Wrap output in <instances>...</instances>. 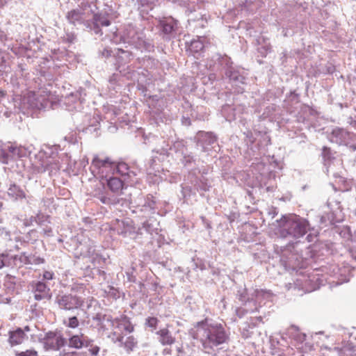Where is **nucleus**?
Instances as JSON below:
<instances>
[{
  "label": "nucleus",
  "instance_id": "f257e3e1",
  "mask_svg": "<svg viewBox=\"0 0 356 356\" xmlns=\"http://www.w3.org/2000/svg\"><path fill=\"white\" fill-rule=\"evenodd\" d=\"M309 225L307 220L297 216H282L273 223L275 234L281 238L291 237L296 240L281 249L280 262L286 270H296L304 267V261L299 248L300 243L298 240L307 233Z\"/></svg>",
  "mask_w": 356,
  "mask_h": 356
},
{
  "label": "nucleus",
  "instance_id": "f03ea898",
  "mask_svg": "<svg viewBox=\"0 0 356 356\" xmlns=\"http://www.w3.org/2000/svg\"><path fill=\"white\" fill-rule=\"evenodd\" d=\"M193 337L200 342L202 350L207 353H211L215 348L225 343L228 339L220 323H209L207 321L197 323Z\"/></svg>",
  "mask_w": 356,
  "mask_h": 356
},
{
  "label": "nucleus",
  "instance_id": "7ed1b4c3",
  "mask_svg": "<svg viewBox=\"0 0 356 356\" xmlns=\"http://www.w3.org/2000/svg\"><path fill=\"white\" fill-rule=\"evenodd\" d=\"M132 213H136L139 217L148 218L142 225L141 229L151 236L157 235L159 229V222L152 216L156 213L155 201L152 196H138L134 202H131Z\"/></svg>",
  "mask_w": 356,
  "mask_h": 356
},
{
  "label": "nucleus",
  "instance_id": "20e7f679",
  "mask_svg": "<svg viewBox=\"0 0 356 356\" xmlns=\"http://www.w3.org/2000/svg\"><path fill=\"white\" fill-rule=\"evenodd\" d=\"M124 170H127L125 163L116 165L108 157H100L97 155L94 156L90 165L92 174L101 181L113 174L115 170L122 175H126L127 172H123Z\"/></svg>",
  "mask_w": 356,
  "mask_h": 356
},
{
  "label": "nucleus",
  "instance_id": "39448f33",
  "mask_svg": "<svg viewBox=\"0 0 356 356\" xmlns=\"http://www.w3.org/2000/svg\"><path fill=\"white\" fill-rule=\"evenodd\" d=\"M35 165L39 172H49V175H55L60 168L57 153L48 148L41 150L35 155Z\"/></svg>",
  "mask_w": 356,
  "mask_h": 356
},
{
  "label": "nucleus",
  "instance_id": "423d86ee",
  "mask_svg": "<svg viewBox=\"0 0 356 356\" xmlns=\"http://www.w3.org/2000/svg\"><path fill=\"white\" fill-rule=\"evenodd\" d=\"M26 100L31 108L40 110L51 107L58 99L47 88H42L37 92H29Z\"/></svg>",
  "mask_w": 356,
  "mask_h": 356
},
{
  "label": "nucleus",
  "instance_id": "0eeeda50",
  "mask_svg": "<svg viewBox=\"0 0 356 356\" xmlns=\"http://www.w3.org/2000/svg\"><path fill=\"white\" fill-rule=\"evenodd\" d=\"M121 39L124 43H128L141 51H151L154 47L153 45L146 40L143 32H138L131 25H129L123 31Z\"/></svg>",
  "mask_w": 356,
  "mask_h": 356
},
{
  "label": "nucleus",
  "instance_id": "6e6552de",
  "mask_svg": "<svg viewBox=\"0 0 356 356\" xmlns=\"http://www.w3.org/2000/svg\"><path fill=\"white\" fill-rule=\"evenodd\" d=\"M31 152V147H16L11 143H0V162L3 164H8L19 158L28 156Z\"/></svg>",
  "mask_w": 356,
  "mask_h": 356
},
{
  "label": "nucleus",
  "instance_id": "1a4fd4ad",
  "mask_svg": "<svg viewBox=\"0 0 356 356\" xmlns=\"http://www.w3.org/2000/svg\"><path fill=\"white\" fill-rule=\"evenodd\" d=\"M102 327L108 330L111 328L118 333L123 332L131 333L134 331V326L131 323L128 317L121 315L120 317L113 318L110 316L104 315L102 318Z\"/></svg>",
  "mask_w": 356,
  "mask_h": 356
},
{
  "label": "nucleus",
  "instance_id": "9d476101",
  "mask_svg": "<svg viewBox=\"0 0 356 356\" xmlns=\"http://www.w3.org/2000/svg\"><path fill=\"white\" fill-rule=\"evenodd\" d=\"M113 228L117 233L123 237H129L131 239H137L141 236L143 232L140 228L136 229L134 222L129 218L115 219L113 222Z\"/></svg>",
  "mask_w": 356,
  "mask_h": 356
},
{
  "label": "nucleus",
  "instance_id": "9b49d317",
  "mask_svg": "<svg viewBox=\"0 0 356 356\" xmlns=\"http://www.w3.org/2000/svg\"><path fill=\"white\" fill-rule=\"evenodd\" d=\"M238 297L239 300L245 305L252 303V306L258 309L262 304H265L266 301L271 300L272 293L270 291L256 289L251 293V298H250L246 297V290L243 289L238 291Z\"/></svg>",
  "mask_w": 356,
  "mask_h": 356
},
{
  "label": "nucleus",
  "instance_id": "f8f14e48",
  "mask_svg": "<svg viewBox=\"0 0 356 356\" xmlns=\"http://www.w3.org/2000/svg\"><path fill=\"white\" fill-rule=\"evenodd\" d=\"M56 302L60 309L70 311L81 308L83 305L84 299L76 294H63L56 298Z\"/></svg>",
  "mask_w": 356,
  "mask_h": 356
},
{
  "label": "nucleus",
  "instance_id": "ddd939ff",
  "mask_svg": "<svg viewBox=\"0 0 356 356\" xmlns=\"http://www.w3.org/2000/svg\"><path fill=\"white\" fill-rule=\"evenodd\" d=\"M66 19L70 24L74 26L83 24L87 28L90 27V14L86 8L79 7L70 10L66 14Z\"/></svg>",
  "mask_w": 356,
  "mask_h": 356
},
{
  "label": "nucleus",
  "instance_id": "4468645a",
  "mask_svg": "<svg viewBox=\"0 0 356 356\" xmlns=\"http://www.w3.org/2000/svg\"><path fill=\"white\" fill-rule=\"evenodd\" d=\"M288 335L295 341V346L302 352L310 351L313 345L305 342L306 334L299 331L296 326L292 325L288 329Z\"/></svg>",
  "mask_w": 356,
  "mask_h": 356
},
{
  "label": "nucleus",
  "instance_id": "2eb2a0df",
  "mask_svg": "<svg viewBox=\"0 0 356 356\" xmlns=\"http://www.w3.org/2000/svg\"><path fill=\"white\" fill-rule=\"evenodd\" d=\"M120 54H118V62L119 63L118 69L120 74L126 76L128 79L136 80V72L132 69L130 65L125 66L122 63V60L129 59L131 54L127 51L119 49Z\"/></svg>",
  "mask_w": 356,
  "mask_h": 356
},
{
  "label": "nucleus",
  "instance_id": "dca6fc26",
  "mask_svg": "<svg viewBox=\"0 0 356 356\" xmlns=\"http://www.w3.org/2000/svg\"><path fill=\"white\" fill-rule=\"evenodd\" d=\"M44 343L48 349L60 350V348H63V350L64 349L66 350L65 345L67 344V341L60 335L49 332L47 334Z\"/></svg>",
  "mask_w": 356,
  "mask_h": 356
},
{
  "label": "nucleus",
  "instance_id": "f3484780",
  "mask_svg": "<svg viewBox=\"0 0 356 356\" xmlns=\"http://www.w3.org/2000/svg\"><path fill=\"white\" fill-rule=\"evenodd\" d=\"M350 134L343 129L336 127L328 136L330 142L339 145L347 144L351 138Z\"/></svg>",
  "mask_w": 356,
  "mask_h": 356
},
{
  "label": "nucleus",
  "instance_id": "a211bd4d",
  "mask_svg": "<svg viewBox=\"0 0 356 356\" xmlns=\"http://www.w3.org/2000/svg\"><path fill=\"white\" fill-rule=\"evenodd\" d=\"M114 343L118 342L120 346H123L127 351H131L136 345V341L132 336L126 337L118 333V331L113 332L111 335Z\"/></svg>",
  "mask_w": 356,
  "mask_h": 356
},
{
  "label": "nucleus",
  "instance_id": "6ab92c4d",
  "mask_svg": "<svg viewBox=\"0 0 356 356\" xmlns=\"http://www.w3.org/2000/svg\"><path fill=\"white\" fill-rule=\"evenodd\" d=\"M92 340L83 333L72 335L67 341L68 348L81 349L91 346Z\"/></svg>",
  "mask_w": 356,
  "mask_h": 356
},
{
  "label": "nucleus",
  "instance_id": "aec40b11",
  "mask_svg": "<svg viewBox=\"0 0 356 356\" xmlns=\"http://www.w3.org/2000/svg\"><path fill=\"white\" fill-rule=\"evenodd\" d=\"M34 298L36 300L49 299L51 298L50 289L42 282H36L33 286Z\"/></svg>",
  "mask_w": 356,
  "mask_h": 356
},
{
  "label": "nucleus",
  "instance_id": "412c9836",
  "mask_svg": "<svg viewBox=\"0 0 356 356\" xmlns=\"http://www.w3.org/2000/svg\"><path fill=\"white\" fill-rule=\"evenodd\" d=\"M92 27L90 25V29H92L95 34L102 35V31L99 26H108L111 24L110 21L104 16L99 14L92 15Z\"/></svg>",
  "mask_w": 356,
  "mask_h": 356
},
{
  "label": "nucleus",
  "instance_id": "4be33fe9",
  "mask_svg": "<svg viewBox=\"0 0 356 356\" xmlns=\"http://www.w3.org/2000/svg\"><path fill=\"white\" fill-rule=\"evenodd\" d=\"M87 123L83 124L80 130L86 133H94L99 129V118L98 115L96 116H86Z\"/></svg>",
  "mask_w": 356,
  "mask_h": 356
},
{
  "label": "nucleus",
  "instance_id": "5701e85b",
  "mask_svg": "<svg viewBox=\"0 0 356 356\" xmlns=\"http://www.w3.org/2000/svg\"><path fill=\"white\" fill-rule=\"evenodd\" d=\"M216 143V138L211 133H206L203 136V139L198 143L201 145L203 152H210L212 149H215L214 145Z\"/></svg>",
  "mask_w": 356,
  "mask_h": 356
},
{
  "label": "nucleus",
  "instance_id": "b1692460",
  "mask_svg": "<svg viewBox=\"0 0 356 356\" xmlns=\"http://www.w3.org/2000/svg\"><path fill=\"white\" fill-rule=\"evenodd\" d=\"M25 337L24 332L21 328H17L16 330L9 332L8 341L12 346H17L21 344L25 339Z\"/></svg>",
  "mask_w": 356,
  "mask_h": 356
},
{
  "label": "nucleus",
  "instance_id": "393cba45",
  "mask_svg": "<svg viewBox=\"0 0 356 356\" xmlns=\"http://www.w3.org/2000/svg\"><path fill=\"white\" fill-rule=\"evenodd\" d=\"M160 24L164 34L170 35L175 31L177 22L173 18H168L161 21Z\"/></svg>",
  "mask_w": 356,
  "mask_h": 356
},
{
  "label": "nucleus",
  "instance_id": "a878e982",
  "mask_svg": "<svg viewBox=\"0 0 356 356\" xmlns=\"http://www.w3.org/2000/svg\"><path fill=\"white\" fill-rule=\"evenodd\" d=\"M8 195L14 200H19L26 197L24 191L16 184L10 186L8 189Z\"/></svg>",
  "mask_w": 356,
  "mask_h": 356
},
{
  "label": "nucleus",
  "instance_id": "bb28decb",
  "mask_svg": "<svg viewBox=\"0 0 356 356\" xmlns=\"http://www.w3.org/2000/svg\"><path fill=\"white\" fill-rule=\"evenodd\" d=\"M157 334L159 336V341L163 345H171L175 343V339L171 334L168 329H161Z\"/></svg>",
  "mask_w": 356,
  "mask_h": 356
},
{
  "label": "nucleus",
  "instance_id": "cd10ccee",
  "mask_svg": "<svg viewBox=\"0 0 356 356\" xmlns=\"http://www.w3.org/2000/svg\"><path fill=\"white\" fill-rule=\"evenodd\" d=\"M104 179L107 183L108 187L114 193H118L123 188L122 181L117 177H112L109 176Z\"/></svg>",
  "mask_w": 356,
  "mask_h": 356
},
{
  "label": "nucleus",
  "instance_id": "c85d7f7f",
  "mask_svg": "<svg viewBox=\"0 0 356 356\" xmlns=\"http://www.w3.org/2000/svg\"><path fill=\"white\" fill-rule=\"evenodd\" d=\"M204 38L198 37L196 40H193L189 46V50L195 54H200L204 48Z\"/></svg>",
  "mask_w": 356,
  "mask_h": 356
},
{
  "label": "nucleus",
  "instance_id": "c756f323",
  "mask_svg": "<svg viewBox=\"0 0 356 356\" xmlns=\"http://www.w3.org/2000/svg\"><path fill=\"white\" fill-rule=\"evenodd\" d=\"M226 75L229 77V80L233 82L244 83V76L239 74L238 72L233 70L231 66L228 67L226 71Z\"/></svg>",
  "mask_w": 356,
  "mask_h": 356
},
{
  "label": "nucleus",
  "instance_id": "7c9ffc66",
  "mask_svg": "<svg viewBox=\"0 0 356 356\" xmlns=\"http://www.w3.org/2000/svg\"><path fill=\"white\" fill-rule=\"evenodd\" d=\"M44 218V216L42 214H38L36 216H31L29 218H26L23 221V226L25 227H30L33 225V222H35L39 226H42L44 220L42 218Z\"/></svg>",
  "mask_w": 356,
  "mask_h": 356
},
{
  "label": "nucleus",
  "instance_id": "2f4dec72",
  "mask_svg": "<svg viewBox=\"0 0 356 356\" xmlns=\"http://www.w3.org/2000/svg\"><path fill=\"white\" fill-rule=\"evenodd\" d=\"M21 259L25 264H35V265H39V264H43L44 261V259H42L40 257L35 256V255L26 256L25 254H24L22 257Z\"/></svg>",
  "mask_w": 356,
  "mask_h": 356
},
{
  "label": "nucleus",
  "instance_id": "473e14b6",
  "mask_svg": "<svg viewBox=\"0 0 356 356\" xmlns=\"http://www.w3.org/2000/svg\"><path fill=\"white\" fill-rule=\"evenodd\" d=\"M42 220H44V222H43V225L42 226H40V227L43 235L46 236H52V228L49 225L50 222L49 221V216H44V218H42Z\"/></svg>",
  "mask_w": 356,
  "mask_h": 356
},
{
  "label": "nucleus",
  "instance_id": "72a5a7b5",
  "mask_svg": "<svg viewBox=\"0 0 356 356\" xmlns=\"http://www.w3.org/2000/svg\"><path fill=\"white\" fill-rule=\"evenodd\" d=\"M314 277L312 279L309 278L308 280H304V284H299V286L301 287L302 290L305 292H311L314 291L318 288L317 284H314V286H309V283L313 282L314 280Z\"/></svg>",
  "mask_w": 356,
  "mask_h": 356
},
{
  "label": "nucleus",
  "instance_id": "f704fd0d",
  "mask_svg": "<svg viewBox=\"0 0 356 356\" xmlns=\"http://www.w3.org/2000/svg\"><path fill=\"white\" fill-rule=\"evenodd\" d=\"M248 305H250L249 304L245 305V306H248ZM255 311H257V308L256 307L249 306V307H247V308H245V309L236 308V314L239 318H242L245 315V314L248 313V312L252 313Z\"/></svg>",
  "mask_w": 356,
  "mask_h": 356
},
{
  "label": "nucleus",
  "instance_id": "c9c22d12",
  "mask_svg": "<svg viewBox=\"0 0 356 356\" xmlns=\"http://www.w3.org/2000/svg\"><path fill=\"white\" fill-rule=\"evenodd\" d=\"M80 95L78 92L76 93H70L65 97V103L69 106V109H71L72 103H76V100L80 99Z\"/></svg>",
  "mask_w": 356,
  "mask_h": 356
},
{
  "label": "nucleus",
  "instance_id": "e433bc0d",
  "mask_svg": "<svg viewBox=\"0 0 356 356\" xmlns=\"http://www.w3.org/2000/svg\"><path fill=\"white\" fill-rule=\"evenodd\" d=\"M63 324L67 327L74 329L79 327V321L76 316H72L64 320Z\"/></svg>",
  "mask_w": 356,
  "mask_h": 356
},
{
  "label": "nucleus",
  "instance_id": "4c0bfd02",
  "mask_svg": "<svg viewBox=\"0 0 356 356\" xmlns=\"http://www.w3.org/2000/svg\"><path fill=\"white\" fill-rule=\"evenodd\" d=\"M334 350L337 353L339 356H348V354L352 353V349L346 345H343L341 347L336 346L334 348Z\"/></svg>",
  "mask_w": 356,
  "mask_h": 356
},
{
  "label": "nucleus",
  "instance_id": "58836bf2",
  "mask_svg": "<svg viewBox=\"0 0 356 356\" xmlns=\"http://www.w3.org/2000/svg\"><path fill=\"white\" fill-rule=\"evenodd\" d=\"M161 140V147L155 148L153 151L159 154L161 156H165L168 154V152L169 149V148H168L169 145L164 140Z\"/></svg>",
  "mask_w": 356,
  "mask_h": 356
},
{
  "label": "nucleus",
  "instance_id": "ea45409f",
  "mask_svg": "<svg viewBox=\"0 0 356 356\" xmlns=\"http://www.w3.org/2000/svg\"><path fill=\"white\" fill-rule=\"evenodd\" d=\"M81 254L83 257H90L95 252V248L92 246L90 245H85L81 244Z\"/></svg>",
  "mask_w": 356,
  "mask_h": 356
},
{
  "label": "nucleus",
  "instance_id": "a19ab883",
  "mask_svg": "<svg viewBox=\"0 0 356 356\" xmlns=\"http://www.w3.org/2000/svg\"><path fill=\"white\" fill-rule=\"evenodd\" d=\"M9 264V256L8 254H0V269Z\"/></svg>",
  "mask_w": 356,
  "mask_h": 356
},
{
  "label": "nucleus",
  "instance_id": "79ce46f5",
  "mask_svg": "<svg viewBox=\"0 0 356 356\" xmlns=\"http://www.w3.org/2000/svg\"><path fill=\"white\" fill-rule=\"evenodd\" d=\"M59 356H88L76 352H69L65 350H61L59 353Z\"/></svg>",
  "mask_w": 356,
  "mask_h": 356
},
{
  "label": "nucleus",
  "instance_id": "37998d69",
  "mask_svg": "<svg viewBox=\"0 0 356 356\" xmlns=\"http://www.w3.org/2000/svg\"><path fill=\"white\" fill-rule=\"evenodd\" d=\"M258 50L263 56H265L270 51V46L269 44H265L259 48Z\"/></svg>",
  "mask_w": 356,
  "mask_h": 356
},
{
  "label": "nucleus",
  "instance_id": "c03bdc74",
  "mask_svg": "<svg viewBox=\"0 0 356 356\" xmlns=\"http://www.w3.org/2000/svg\"><path fill=\"white\" fill-rule=\"evenodd\" d=\"M65 40L69 43H73L76 40V35L72 33H67L65 36Z\"/></svg>",
  "mask_w": 356,
  "mask_h": 356
},
{
  "label": "nucleus",
  "instance_id": "a18cd8bd",
  "mask_svg": "<svg viewBox=\"0 0 356 356\" xmlns=\"http://www.w3.org/2000/svg\"><path fill=\"white\" fill-rule=\"evenodd\" d=\"M17 356H38V355L36 351L26 350L17 354Z\"/></svg>",
  "mask_w": 356,
  "mask_h": 356
},
{
  "label": "nucleus",
  "instance_id": "49530a36",
  "mask_svg": "<svg viewBox=\"0 0 356 356\" xmlns=\"http://www.w3.org/2000/svg\"><path fill=\"white\" fill-rule=\"evenodd\" d=\"M54 273L51 271H44L43 273V279L46 280H51L54 278Z\"/></svg>",
  "mask_w": 356,
  "mask_h": 356
},
{
  "label": "nucleus",
  "instance_id": "de8ad7c7",
  "mask_svg": "<svg viewBox=\"0 0 356 356\" xmlns=\"http://www.w3.org/2000/svg\"><path fill=\"white\" fill-rule=\"evenodd\" d=\"M157 324V319L156 318H149L147 320V325L151 327H155Z\"/></svg>",
  "mask_w": 356,
  "mask_h": 356
},
{
  "label": "nucleus",
  "instance_id": "09e8293b",
  "mask_svg": "<svg viewBox=\"0 0 356 356\" xmlns=\"http://www.w3.org/2000/svg\"><path fill=\"white\" fill-rule=\"evenodd\" d=\"M28 234L31 237L30 240H32L33 241H36L38 237V232L35 229L31 230Z\"/></svg>",
  "mask_w": 356,
  "mask_h": 356
},
{
  "label": "nucleus",
  "instance_id": "8fccbe9b",
  "mask_svg": "<svg viewBox=\"0 0 356 356\" xmlns=\"http://www.w3.org/2000/svg\"><path fill=\"white\" fill-rule=\"evenodd\" d=\"M99 350H100L99 347L95 346L91 347V348L89 349V351L92 355H98Z\"/></svg>",
  "mask_w": 356,
  "mask_h": 356
},
{
  "label": "nucleus",
  "instance_id": "3c124183",
  "mask_svg": "<svg viewBox=\"0 0 356 356\" xmlns=\"http://www.w3.org/2000/svg\"><path fill=\"white\" fill-rule=\"evenodd\" d=\"M193 159V157L191 156H184L183 163L184 165H186L188 163H190L191 160Z\"/></svg>",
  "mask_w": 356,
  "mask_h": 356
},
{
  "label": "nucleus",
  "instance_id": "603ef678",
  "mask_svg": "<svg viewBox=\"0 0 356 356\" xmlns=\"http://www.w3.org/2000/svg\"><path fill=\"white\" fill-rule=\"evenodd\" d=\"M141 4L143 6L144 4H152L154 2V0H140Z\"/></svg>",
  "mask_w": 356,
  "mask_h": 356
},
{
  "label": "nucleus",
  "instance_id": "864d4df0",
  "mask_svg": "<svg viewBox=\"0 0 356 356\" xmlns=\"http://www.w3.org/2000/svg\"><path fill=\"white\" fill-rule=\"evenodd\" d=\"M177 350L178 352V355L177 356H182V354H183L182 347H177Z\"/></svg>",
  "mask_w": 356,
  "mask_h": 356
},
{
  "label": "nucleus",
  "instance_id": "5fc2aeb1",
  "mask_svg": "<svg viewBox=\"0 0 356 356\" xmlns=\"http://www.w3.org/2000/svg\"><path fill=\"white\" fill-rule=\"evenodd\" d=\"M261 40L264 42V38H259L257 41L258 44H261Z\"/></svg>",
  "mask_w": 356,
  "mask_h": 356
},
{
  "label": "nucleus",
  "instance_id": "6e6d98bb",
  "mask_svg": "<svg viewBox=\"0 0 356 356\" xmlns=\"http://www.w3.org/2000/svg\"><path fill=\"white\" fill-rule=\"evenodd\" d=\"M6 95L3 90H0V97H4Z\"/></svg>",
  "mask_w": 356,
  "mask_h": 356
},
{
  "label": "nucleus",
  "instance_id": "4d7b16f0",
  "mask_svg": "<svg viewBox=\"0 0 356 356\" xmlns=\"http://www.w3.org/2000/svg\"><path fill=\"white\" fill-rule=\"evenodd\" d=\"M348 281H349V280H347V279L341 280V282H339V284H341L344 282H348Z\"/></svg>",
  "mask_w": 356,
  "mask_h": 356
},
{
  "label": "nucleus",
  "instance_id": "13d9d810",
  "mask_svg": "<svg viewBox=\"0 0 356 356\" xmlns=\"http://www.w3.org/2000/svg\"><path fill=\"white\" fill-rule=\"evenodd\" d=\"M79 289H80V291H83H83H84L83 286V285H81V286H79Z\"/></svg>",
  "mask_w": 356,
  "mask_h": 356
},
{
  "label": "nucleus",
  "instance_id": "bf43d9fd",
  "mask_svg": "<svg viewBox=\"0 0 356 356\" xmlns=\"http://www.w3.org/2000/svg\"><path fill=\"white\" fill-rule=\"evenodd\" d=\"M24 330L26 331V332H29L30 330L29 327V326H26L24 327Z\"/></svg>",
  "mask_w": 356,
  "mask_h": 356
},
{
  "label": "nucleus",
  "instance_id": "052dcab7",
  "mask_svg": "<svg viewBox=\"0 0 356 356\" xmlns=\"http://www.w3.org/2000/svg\"><path fill=\"white\" fill-rule=\"evenodd\" d=\"M164 351L168 353H170V351L168 349H165Z\"/></svg>",
  "mask_w": 356,
  "mask_h": 356
},
{
  "label": "nucleus",
  "instance_id": "680f3d73",
  "mask_svg": "<svg viewBox=\"0 0 356 356\" xmlns=\"http://www.w3.org/2000/svg\"><path fill=\"white\" fill-rule=\"evenodd\" d=\"M309 236H309V235H308V236H307V237L309 241H310Z\"/></svg>",
  "mask_w": 356,
  "mask_h": 356
},
{
  "label": "nucleus",
  "instance_id": "e2e57ef3",
  "mask_svg": "<svg viewBox=\"0 0 356 356\" xmlns=\"http://www.w3.org/2000/svg\"><path fill=\"white\" fill-rule=\"evenodd\" d=\"M187 121H188V124H190V120H187Z\"/></svg>",
  "mask_w": 356,
  "mask_h": 356
},
{
  "label": "nucleus",
  "instance_id": "0e129e2a",
  "mask_svg": "<svg viewBox=\"0 0 356 356\" xmlns=\"http://www.w3.org/2000/svg\"><path fill=\"white\" fill-rule=\"evenodd\" d=\"M354 126H355V128H356V122H355V124Z\"/></svg>",
  "mask_w": 356,
  "mask_h": 356
},
{
  "label": "nucleus",
  "instance_id": "69168bd1",
  "mask_svg": "<svg viewBox=\"0 0 356 356\" xmlns=\"http://www.w3.org/2000/svg\"><path fill=\"white\" fill-rule=\"evenodd\" d=\"M354 136H355V137H356V135H354Z\"/></svg>",
  "mask_w": 356,
  "mask_h": 356
}]
</instances>
